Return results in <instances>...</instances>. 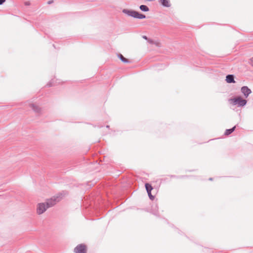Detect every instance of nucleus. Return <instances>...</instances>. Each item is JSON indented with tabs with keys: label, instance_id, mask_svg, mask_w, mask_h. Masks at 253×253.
Segmentation results:
<instances>
[{
	"label": "nucleus",
	"instance_id": "1",
	"mask_svg": "<svg viewBox=\"0 0 253 253\" xmlns=\"http://www.w3.org/2000/svg\"><path fill=\"white\" fill-rule=\"evenodd\" d=\"M122 12L126 14L127 15L129 16L135 18H138V19H144L146 18V16L144 14H141L139 13L137 11L133 10H129L127 9H124L122 10Z\"/></svg>",
	"mask_w": 253,
	"mask_h": 253
},
{
	"label": "nucleus",
	"instance_id": "2",
	"mask_svg": "<svg viewBox=\"0 0 253 253\" xmlns=\"http://www.w3.org/2000/svg\"><path fill=\"white\" fill-rule=\"evenodd\" d=\"M229 102L233 105H238L239 107H243L247 104V100L243 99L241 96L230 98Z\"/></svg>",
	"mask_w": 253,
	"mask_h": 253
},
{
	"label": "nucleus",
	"instance_id": "3",
	"mask_svg": "<svg viewBox=\"0 0 253 253\" xmlns=\"http://www.w3.org/2000/svg\"><path fill=\"white\" fill-rule=\"evenodd\" d=\"M62 195L59 194L56 196H53L50 199H47L45 204L47 208H50L54 206L57 203L59 202L62 199Z\"/></svg>",
	"mask_w": 253,
	"mask_h": 253
},
{
	"label": "nucleus",
	"instance_id": "4",
	"mask_svg": "<svg viewBox=\"0 0 253 253\" xmlns=\"http://www.w3.org/2000/svg\"><path fill=\"white\" fill-rule=\"evenodd\" d=\"M74 251L75 253H86L87 247L84 244H79L75 248Z\"/></svg>",
	"mask_w": 253,
	"mask_h": 253
},
{
	"label": "nucleus",
	"instance_id": "5",
	"mask_svg": "<svg viewBox=\"0 0 253 253\" xmlns=\"http://www.w3.org/2000/svg\"><path fill=\"white\" fill-rule=\"evenodd\" d=\"M48 208L45 203H39L37 206V212L38 214H41L43 213Z\"/></svg>",
	"mask_w": 253,
	"mask_h": 253
},
{
	"label": "nucleus",
	"instance_id": "6",
	"mask_svg": "<svg viewBox=\"0 0 253 253\" xmlns=\"http://www.w3.org/2000/svg\"><path fill=\"white\" fill-rule=\"evenodd\" d=\"M29 106L35 113L39 114L42 113V109L39 105L31 103L30 104Z\"/></svg>",
	"mask_w": 253,
	"mask_h": 253
},
{
	"label": "nucleus",
	"instance_id": "7",
	"mask_svg": "<svg viewBox=\"0 0 253 253\" xmlns=\"http://www.w3.org/2000/svg\"><path fill=\"white\" fill-rule=\"evenodd\" d=\"M241 91L246 98H247L252 92L251 90L247 86L242 87Z\"/></svg>",
	"mask_w": 253,
	"mask_h": 253
},
{
	"label": "nucleus",
	"instance_id": "8",
	"mask_svg": "<svg viewBox=\"0 0 253 253\" xmlns=\"http://www.w3.org/2000/svg\"><path fill=\"white\" fill-rule=\"evenodd\" d=\"M226 81L228 83H235L234 77L233 75H228L226 77Z\"/></svg>",
	"mask_w": 253,
	"mask_h": 253
},
{
	"label": "nucleus",
	"instance_id": "9",
	"mask_svg": "<svg viewBox=\"0 0 253 253\" xmlns=\"http://www.w3.org/2000/svg\"><path fill=\"white\" fill-rule=\"evenodd\" d=\"M160 2L165 7H169L170 6L169 0H160Z\"/></svg>",
	"mask_w": 253,
	"mask_h": 253
},
{
	"label": "nucleus",
	"instance_id": "10",
	"mask_svg": "<svg viewBox=\"0 0 253 253\" xmlns=\"http://www.w3.org/2000/svg\"><path fill=\"white\" fill-rule=\"evenodd\" d=\"M118 57L120 59V60L124 63H129L130 61L128 60V59L125 58L122 54H118Z\"/></svg>",
	"mask_w": 253,
	"mask_h": 253
},
{
	"label": "nucleus",
	"instance_id": "11",
	"mask_svg": "<svg viewBox=\"0 0 253 253\" xmlns=\"http://www.w3.org/2000/svg\"><path fill=\"white\" fill-rule=\"evenodd\" d=\"M235 128H236V126H234L232 128L226 129L225 131L224 134L226 135H228L230 134L231 133H232L234 131Z\"/></svg>",
	"mask_w": 253,
	"mask_h": 253
},
{
	"label": "nucleus",
	"instance_id": "12",
	"mask_svg": "<svg viewBox=\"0 0 253 253\" xmlns=\"http://www.w3.org/2000/svg\"><path fill=\"white\" fill-rule=\"evenodd\" d=\"M148 42L150 44H154L157 46H160L161 43L158 41H154L152 39L148 40Z\"/></svg>",
	"mask_w": 253,
	"mask_h": 253
},
{
	"label": "nucleus",
	"instance_id": "13",
	"mask_svg": "<svg viewBox=\"0 0 253 253\" xmlns=\"http://www.w3.org/2000/svg\"><path fill=\"white\" fill-rule=\"evenodd\" d=\"M145 188L146 189L147 192H151L152 190L153 189V187H152L151 185L149 183H145Z\"/></svg>",
	"mask_w": 253,
	"mask_h": 253
},
{
	"label": "nucleus",
	"instance_id": "14",
	"mask_svg": "<svg viewBox=\"0 0 253 253\" xmlns=\"http://www.w3.org/2000/svg\"><path fill=\"white\" fill-rule=\"evenodd\" d=\"M141 10L144 12H147L149 10L148 7L145 5H141L139 7Z\"/></svg>",
	"mask_w": 253,
	"mask_h": 253
},
{
	"label": "nucleus",
	"instance_id": "15",
	"mask_svg": "<svg viewBox=\"0 0 253 253\" xmlns=\"http://www.w3.org/2000/svg\"><path fill=\"white\" fill-rule=\"evenodd\" d=\"M147 193H148V196H149L150 199L151 200H153L154 199V196L152 195L151 192H148Z\"/></svg>",
	"mask_w": 253,
	"mask_h": 253
},
{
	"label": "nucleus",
	"instance_id": "16",
	"mask_svg": "<svg viewBox=\"0 0 253 253\" xmlns=\"http://www.w3.org/2000/svg\"><path fill=\"white\" fill-rule=\"evenodd\" d=\"M250 64L253 66V57L251 58L250 60Z\"/></svg>",
	"mask_w": 253,
	"mask_h": 253
},
{
	"label": "nucleus",
	"instance_id": "17",
	"mask_svg": "<svg viewBox=\"0 0 253 253\" xmlns=\"http://www.w3.org/2000/svg\"><path fill=\"white\" fill-rule=\"evenodd\" d=\"M142 38H143L144 39H145V40H147L148 42V40H150V39L148 38H147V37L146 36H142Z\"/></svg>",
	"mask_w": 253,
	"mask_h": 253
},
{
	"label": "nucleus",
	"instance_id": "18",
	"mask_svg": "<svg viewBox=\"0 0 253 253\" xmlns=\"http://www.w3.org/2000/svg\"><path fill=\"white\" fill-rule=\"evenodd\" d=\"M5 1V0H0V5L2 4Z\"/></svg>",
	"mask_w": 253,
	"mask_h": 253
},
{
	"label": "nucleus",
	"instance_id": "19",
	"mask_svg": "<svg viewBox=\"0 0 253 253\" xmlns=\"http://www.w3.org/2000/svg\"><path fill=\"white\" fill-rule=\"evenodd\" d=\"M52 2H53V1H52V0H51V1H48L47 2V3H48V4H51V3H52Z\"/></svg>",
	"mask_w": 253,
	"mask_h": 253
},
{
	"label": "nucleus",
	"instance_id": "20",
	"mask_svg": "<svg viewBox=\"0 0 253 253\" xmlns=\"http://www.w3.org/2000/svg\"><path fill=\"white\" fill-rule=\"evenodd\" d=\"M170 177H175V176H174V175H171V176H170Z\"/></svg>",
	"mask_w": 253,
	"mask_h": 253
},
{
	"label": "nucleus",
	"instance_id": "21",
	"mask_svg": "<svg viewBox=\"0 0 253 253\" xmlns=\"http://www.w3.org/2000/svg\"><path fill=\"white\" fill-rule=\"evenodd\" d=\"M25 4H26V5H28L29 4H28V3L26 2V3H25Z\"/></svg>",
	"mask_w": 253,
	"mask_h": 253
}]
</instances>
